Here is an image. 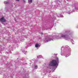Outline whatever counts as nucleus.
I'll list each match as a JSON object with an SVG mask.
<instances>
[{
  "label": "nucleus",
  "instance_id": "nucleus-6",
  "mask_svg": "<svg viewBox=\"0 0 78 78\" xmlns=\"http://www.w3.org/2000/svg\"><path fill=\"white\" fill-rule=\"evenodd\" d=\"M5 4H8V3H9V2H5Z\"/></svg>",
  "mask_w": 78,
  "mask_h": 78
},
{
  "label": "nucleus",
  "instance_id": "nucleus-8",
  "mask_svg": "<svg viewBox=\"0 0 78 78\" xmlns=\"http://www.w3.org/2000/svg\"><path fill=\"white\" fill-rule=\"evenodd\" d=\"M16 1H17V2H19V0H16Z\"/></svg>",
  "mask_w": 78,
  "mask_h": 78
},
{
  "label": "nucleus",
  "instance_id": "nucleus-1",
  "mask_svg": "<svg viewBox=\"0 0 78 78\" xmlns=\"http://www.w3.org/2000/svg\"><path fill=\"white\" fill-rule=\"evenodd\" d=\"M57 64V62H56V61L55 60H53L51 61L50 62H49V66L54 67V66H56Z\"/></svg>",
  "mask_w": 78,
  "mask_h": 78
},
{
  "label": "nucleus",
  "instance_id": "nucleus-4",
  "mask_svg": "<svg viewBox=\"0 0 78 78\" xmlns=\"http://www.w3.org/2000/svg\"><path fill=\"white\" fill-rule=\"evenodd\" d=\"M35 69H37V65L35 66Z\"/></svg>",
  "mask_w": 78,
  "mask_h": 78
},
{
  "label": "nucleus",
  "instance_id": "nucleus-7",
  "mask_svg": "<svg viewBox=\"0 0 78 78\" xmlns=\"http://www.w3.org/2000/svg\"><path fill=\"white\" fill-rule=\"evenodd\" d=\"M62 37H66V35H62Z\"/></svg>",
  "mask_w": 78,
  "mask_h": 78
},
{
  "label": "nucleus",
  "instance_id": "nucleus-9",
  "mask_svg": "<svg viewBox=\"0 0 78 78\" xmlns=\"http://www.w3.org/2000/svg\"><path fill=\"white\" fill-rule=\"evenodd\" d=\"M47 42H48V41H47Z\"/></svg>",
  "mask_w": 78,
  "mask_h": 78
},
{
  "label": "nucleus",
  "instance_id": "nucleus-2",
  "mask_svg": "<svg viewBox=\"0 0 78 78\" xmlns=\"http://www.w3.org/2000/svg\"><path fill=\"white\" fill-rule=\"evenodd\" d=\"M0 21L2 22H6V20L4 19L3 18H2L0 19Z\"/></svg>",
  "mask_w": 78,
  "mask_h": 78
},
{
  "label": "nucleus",
  "instance_id": "nucleus-5",
  "mask_svg": "<svg viewBox=\"0 0 78 78\" xmlns=\"http://www.w3.org/2000/svg\"><path fill=\"white\" fill-rule=\"evenodd\" d=\"M29 3H32V0H30V1H28Z\"/></svg>",
  "mask_w": 78,
  "mask_h": 78
},
{
  "label": "nucleus",
  "instance_id": "nucleus-3",
  "mask_svg": "<svg viewBox=\"0 0 78 78\" xmlns=\"http://www.w3.org/2000/svg\"><path fill=\"white\" fill-rule=\"evenodd\" d=\"M39 47V44H35V47L36 48H37V47Z\"/></svg>",
  "mask_w": 78,
  "mask_h": 78
}]
</instances>
